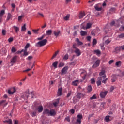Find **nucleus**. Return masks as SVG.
Listing matches in <instances>:
<instances>
[{
    "label": "nucleus",
    "mask_w": 124,
    "mask_h": 124,
    "mask_svg": "<svg viewBox=\"0 0 124 124\" xmlns=\"http://www.w3.org/2000/svg\"><path fill=\"white\" fill-rule=\"evenodd\" d=\"M73 86H77L78 85H79V80H75L72 82Z\"/></svg>",
    "instance_id": "nucleus-20"
},
{
    "label": "nucleus",
    "mask_w": 124,
    "mask_h": 124,
    "mask_svg": "<svg viewBox=\"0 0 124 124\" xmlns=\"http://www.w3.org/2000/svg\"><path fill=\"white\" fill-rule=\"evenodd\" d=\"M67 70H68V66H65L61 70V74L62 75H64V74H66V72H67Z\"/></svg>",
    "instance_id": "nucleus-5"
},
{
    "label": "nucleus",
    "mask_w": 124,
    "mask_h": 124,
    "mask_svg": "<svg viewBox=\"0 0 124 124\" xmlns=\"http://www.w3.org/2000/svg\"><path fill=\"white\" fill-rule=\"evenodd\" d=\"M84 16H86V14L85 13V12H80L79 14V19H82V18H84Z\"/></svg>",
    "instance_id": "nucleus-10"
},
{
    "label": "nucleus",
    "mask_w": 124,
    "mask_h": 124,
    "mask_svg": "<svg viewBox=\"0 0 124 124\" xmlns=\"http://www.w3.org/2000/svg\"><path fill=\"white\" fill-rule=\"evenodd\" d=\"M98 80H100L102 83L105 84L107 80V78H106V76H103L102 77H99L98 78Z\"/></svg>",
    "instance_id": "nucleus-3"
},
{
    "label": "nucleus",
    "mask_w": 124,
    "mask_h": 124,
    "mask_svg": "<svg viewBox=\"0 0 124 124\" xmlns=\"http://www.w3.org/2000/svg\"><path fill=\"white\" fill-rule=\"evenodd\" d=\"M116 10H117V9H116L115 8L112 7L110 8L109 11L110 13H115L116 12Z\"/></svg>",
    "instance_id": "nucleus-23"
},
{
    "label": "nucleus",
    "mask_w": 124,
    "mask_h": 124,
    "mask_svg": "<svg viewBox=\"0 0 124 124\" xmlns=\"http://www.w3.org/2000/svg\"><path fill=\"white\" fill-rule=\"evenodd\" d=\"M26 30H27V28H26V24H24V25L21 27V31H25Z\"/></svg>",
    "instance_id": "nucleus-27"
},
{
    "label": "nucleus",
    "mask_w": 124,
    "mask_h": 124,
    "mask_svg": "<svg viewBox=\"0 0 124 124\" xmlns=\"http://www.w3.org/2000/svg\"><path fill=\"white\" fill-rule=\"evenodd\" d=\"M97 81L96 82L97 85L98 87H99L101 85V81L99 80V79H97Z\"/></svg>",
    "instance_id": "nucleus-40"
},
{
    "label": "nucleus",
    "mask_w": 124,
    "mask_h": 124,
    "mask_svg": "<svg viewBox=\"0 0 124 124\" xmlns=\"http://www.w3.org/2000/svg\"><path fill=\"white\" fill-rule=\"evenodd\" d=\"M13 28L14 29L16 33H18V31H20V28H19V27H18L15 25L13 26Z\"/></svg>",
    "instance_id": "nucleus-14"
},
{
    "label": "nucleus",
    "mask_w": 124,
    "mask_h": 124,
    "mask_svg": "<svg viewBox=\"0 0 124 124\" xmlns=\"http://www.w3.org/2000/svg\"><path fill=\"white\" fill-rule=\"evenodd\" d=\"M53 34L54 36L57 38V37H58L59 35L61 34V31H60V30L54 31H53Z\"/></svg>",
    "instance_id": "nucleus-9"
},
{
    "label": "nucleus",
    "mask_w": 124,
    "mask_h": 124,
    "mask_svg": "<svg viewBox=\"0 0 124 124\" xmlns=\"http://www.w3.org/2000/svg\"><path fill=\"white\" fill-rule=\"evenodd\" d=\"M69 112L71 113V114H74V113H75V110L74 109H71L70 110Z\"/></svg>",
    "instance_id": "nucleus-53"
},
{
    "label": "nucleus",
    "mask_w": 124,
    "mask_h": 124,
    "mask_svg": "<svg viewBox=\"0 0 124 124\" xmlns=\"http://www.w3.org/2000/svg\"><path fill=\"white\" fill-rule=\"evenodd\" d=\"M118 76H119V75H112V77L113 78V79H111L112 83H114V82L116 81V79H118Z\"/></svg>",
    "instance_id": "nucleus-15"
},
{
    "label": "nucleus",
    "mask_w": 124,
    "mask_h": 124,
    "mask_svg": "<svg viewBox=\"0 0 124 124\" xmlns=\"http://www.w3.org/2000/svg\"><path fill=\"white\" fill-rule=\"evenodd\" d=\"M91 84H95V80L94 79V78H92L91 79Z\"/></svg>",
    "instance_id": "nucleus-52"
},
{
    "label": "nucleus",
    "mask_w": 124,
    "mask_h": 124,
    "mask_svg": "<svg viewBox=\"0 0 124 124\" xmlns=\"http://www.w3.org/2000/svg\"><path fill=\"white\" fill-rule=\"evenodd\" d=\"M30 46H31V45L30 44V43H27L25 46V48L28 49V48H29V47H30Z\"/></svg>",
    "instance_id": "nucleus-56"
},
{
    "label": "nucleus",
    "mask_w": 124,
    "mask_h": 124,
    "mask_svg": "<svg viewBox=\"0 0 124 124\" xmlns=\"http://www.w3.org/2000/svg\"><path fill=\"white\" fill-rule=\"evenodd\" d=\"M59 62L58 61H55L52 64L53 66L54 67V68H57L58 67V63Z\"/></svg>",
    "instance_id": "nucleus-22"
},
{
    "label": "nucleus",
    "mask_w": 124,
    "mask_h": 124,
    "mask_svg": "<svg viewBox=\"0 0 124 124\" xmlns=\"http://www.w3.org/2000/svg\"><path fill=\"white\" fill-rule=\"evenodd\" d=\"M29 55V52L28 51L24 52L23 56H27Z\"/></svg>",
    "instance_id": "nucleus-62"
},
{
    "label": "nucleus",
    "mask_w": 124,
    "mask_h": 124,
    "mask_svg": "<svg viewBox=\"0 0 124 124\" xmlns=\"http://www.w3.org/2000/svg\"><path fill=\"white\" fill-rule=\"evenodd\" d=\"M82 95V94L81 93H78L77 94V95L76 96V97L77 98H78V99H80V98H81V95Z\"/></svg>",
    "instance_id": "nucleus-50"
},
{
    "label": "nucleus",
    "mask_w": 124,
    "mask_h": 124,
    "mask_svg": "<svg viewBox=\"0 0 124 124\" xmlns=\"http://www.w3.org/2000/svg\"><path fill=\"white\" fill-rule=\"evenodd\" d=\"M62 88H60L58 89L57 93H62Z\"/></svg>",
    "instance_id": "nucleus-44"
},
{
    "label": "nucleus",
    "mask_w": 124,
    "mask_h": 124,
    "mask_svg": "<svg viewBox=\"0 0 124 124\" xmlns=\"http://www.w3.org/2000/svg\"><path fill=\"white\" fill-rule=\"evenodd\" d=\"M90 99L93 100V99H96V95L95 94L93 95L92 97H90Z\"/></svg>",
    "instance_id": "nucleus-47"
},
{
    "label": "nucleus",
    "mask_w": 124,
    "mask_h": 124,
    "mask_svg": "<svg viewBox=\"0 0 124 124\" xmlns=\"http://www.w3.org/2000/svg\"><path fill=\"white\" fill-rule=\"evenodd\" d=\"M105 74V71L104 70H102L99 73V76L100 77L105 76L104 74Z\"/></svg>",
    "instance_id": "nucleus-31"
},
{
    "label": "nucleus",
    "mask_w": 124,
    "mask_h": 124,
    "mask_svg": "<svg viewBox=\"0 0 124 124\" xmlns=\"http://www.w3.org/2000/svg\"><path fill=\"white\" fill-rule=\"evenodd\" d=\"M100 96L101 97V98H104L105 96H106V93H100Z\"/></svg>",
    "instance_id": "nucleus-42"
},
{
    "label": "nucleus",
    "mask_w": 124,
    "mask_h": 124,
    "mask_svg": "<svg viewBox=\"0 0 124 124\" xmlns=\"http://www.w3.org/2000/svg\"><path fill=\"white\" fill-rule=\"evenodd\" d=\"M70 17V15L67 14L66 16L64 17L63 19L65 21H68L69 20V17Z\"/></svg>",
    "instance_id": "nucleus-25"
},
{
    "label": "nucleus",
    "mask_w": 124,
    "mask_h": 124,
    "mask_svg": "<svg viewBox=\"0 0 124 124\" xmlns=\"http://www.w3.org/2000/svg\"><path fill=\"white\" fill-rule=\"evenodd\" d=\"M39 31V29H37V30H33L32 31H33V32H34V33H38V31Z\"/></svg>",
    "instance_id": "nucleus-54"
},
{
    "label": "nucleus",
    "mask_w": 124,
    "mask_h": 124,
    "mask_svg": "<svg viewBox=\"0 0 124 124\" xmlns=\"http://www.w3.org/2000/svg\"><path fill=\"white\" fill-rule=\"evenodd\" d=\"M4 14H5V11H4V10H2L0 11V15H2V16H3Z\"/></svg>",
    "instance_id": "nucleus-45"
},
{
    "label": "nucleus",
    "mask_w": 124,
    "mask_h": 124,
    "mask_svg": "<svg viewBox=\"0 0 124 124\" xmlns=\"http://www.w3.org/2000/svg\"><path fill=\"white\" fill-rule=\"evenodd\" d=\"M23 17H24V15L19 16L18 17V21H21V20H22V18H23Z\"/></svg>",
    "instance_id": "nucleus-55"
},
{
    "label": "nucleus",
    "mask_w": 124,
    "mask_h": 124,
    "mask_svg": "<svg viewBox=\"0 0 124 124\" xmlns=\"http://www.w3.org/2000/svg\"><path fill=\"white\" fill-rule=\"evenodd\" d=\"M8 41H9V42H12V41H13V38H12V37H11V38H9V39H8Z\"/></svg>",
    "instance_id": "nucleus-61"
},
{
    "label": "nucleus",
    "mask_w": 124,
    "mask_h": 124,
    "mask_svg": "<svg viewBox=\"0 0 124 124\" xmlns=\"http://www.w3.org/2000/svg\"><path fill=\"white\" fill-rule=\"evenodd\" d=\"M12 18V15L10 13H8L7 21H9Z\"/></svg>",
    "instance_id": "nucleus-19"
},
{
    "label": "nucleus",
    "mask_w": 124,
    "mask_h": 124,
    "mask_svg": "<svg viewBox=\"0 0 124 124\" xmlns=\"http://www.w3.org/2000/svg\"><path fill=\"white\" fill-rule=\"evenodd\" d=\"M110 116H107L105 117L106 122H110Z\"/></svg>",
    "instance_id": "nucleus-34"
},
{
    "label": "nucleus",
    "mask_w": 124,
    "mask_h": 124,
    "mask_svg": "<svg viewBox=\"0 0 124 124\" xmlns=\"http://www.w3.org/2000/svg\"><path fill=\"white\" fill-rule=\"evenodd\" d=\"M76 41L78 45H79V46L83 45V42L80 41V40H79V38H76Z\"/></svg>",
    "instance_id": "nucleus-17"
},
{
    "label": "nucleus",
    "mask_w": 124,
    "mask_h": 124,
    "mask_svg": "<svg viewBox=\"0 0 124 124\" xmlns=\"http://www.w3.org/2000/svg\"><path fill=\"white\" fill-rule=\"evenodd\" d=\"M55 115H56V111H55V110L51 109L49 111V116H55Z\"/></svg>",
    "instance_id": "nucleus-11"
},
{
    "label": "nucleus",
    "mask_w": 124,
    "mask_h": 124,
    "mask_svg": "<svg viewBox=\"0 0 124 124\" xmlns=\"http://www.w3.org/2000/svg\"><path fill=\"white\" fill-rule=\"evenodd\" d=\"M121 50H122V47H121V46L116 47L115 48V51L116 53H119V52H120V51H121Z\"/></svg>",
    "instance_id": "nucleus-21"
},
{
    "label": "nucleus",
    "mask_w": 124,
    "mask_h": 124,
    "mask_svg": "<svg viewBox=\"0 0 124 124\" xmlns=\"http://www.w3.org/2000/svg\"><path fill=\"white\" fill-rule=\"evenodd\" d=\"M12 53H15V52H16L17 51V50L16 49V48H15V47H12Z\"/></svg>",
    "instance_id": "nucleus-48"
},
{
    "label": "nucleus",
    "mask_w": 124,
    "mask_h": 124,
    "mask_svg": "<svg viewBox=\"0 0 124 124\" xmlns=\"http://www.w3.org/2000/svg\"><path fill=\"white\" fill-rule=\"evenodd\" d=\"M118 37H119V38H124V33H121L119 35H118Z\"/></svg>",
    "instance_id": "nucleus-38"
},
{
    "label": "nucleus",
    "mask_w": 124,
    "mask_h": 124,
    "mask_svg": "<svg viewBox=\"0 0 124 124\" xmlns=\"http://www.w3.org/2000/svg\"><path fill=\"white\" fill-rule=\"evenodd\" d=\"M122 64V62L121 61H117L116 62L115 65L116 66L120 67L121 66V65Z\"/></svg>",
    "instance_id": "nucleus-30"
},
{
    "label": "nucleus",
    "mask_w": 124,
    "mask_h": 124,
    "mask_svg": "<svg viewBox=\"0 0 124 124\" xmlns=\"http://www.w3.org/2000/svg\"><path fill=\"white\" fill-rule=\"evenodd\" d=\"M60 99H58L57 101L53 103V105L56 107L58 106V105L59 104Z\"/></svg>",
    "instance_id": "nucleus-36"
},
{
    "label": "nucleus",
    "mask_w": 124,
    "mask_h": 124,
    "mask_svg": "<svg viewBox=\"0 0 124 124\" xmlns=\"http://www.w3.org/2000/svg\"><path fill=\"white\" fill-rule=\"evenodd\" d=\"M48 40H47V39H45L43 40H41L38 42H37L35 46L36 47H42V46H45L46 44H47Z\"/></svg>",
    "instance_id": "nucleus-1"
},
{
    "label": "nucleus",
    "mask_w": 124,
    "mask_h": 124,
    "mask_svg": "<svg viewBox=\"0 0 124 124\" xmlns=\"http://www.w3.org/2000/svg\"><path fill=\"white\" fill-rule=\"evenodd\" d=\"M62 66H64V63L61 62L59 64V67H62Z\"/></svg>",
    "instance_id": "nucleus-43"
},
{
    "label": "nucleus",
    "mask_w": 124,
    "mask_h": 124,
    "mask_svg": "<svg viewBox=\"0 0 124 124\" xmlns=\"http://www.w3.org/2000/svg\"><path fill=\"white\" fill-rule=\"evenodd\" d=\"M14 124H19V121L18 120H14Z\"/></svg>",
    "instance_id": "nucleus-60"
},
{
    "label": "nucleus",
    "mask_w": 124,
    "mask_h": 124,
    "mask_svg": "<svg viewBox=\"0 0 124 124\" xmlns=\"http://www.w3.org/2000/svg\"><path fill=\"white\" fill-rule=\"evenodd\" d=\"M94 8L97 11H101L102 10V8L98 7L97 5L94 6Z\"/></svg>",
    "instance_id": "nucleus-18"
},
{
    "label": "nucleus",
    "mask_w": 124,
    "mask_h": 124,
    "mask_svg": "<svg viewBox=\"0 0 124 124\" xmlns=\"http://www.w3.org/2000/svg\"><path fill=\"white\" fill-rule=\"evenodd\" d=\"M37 109L39 113H41L43 111V107L42 106H39L38 107Z\"/></svg>",
    "instance_id": "nucleus-16"
},
{
    "label": "nucleus",
    "mask_w": 124,
    "mask_h": 124,
    "mask_svg": "<svg viewBox=\"0 0 124 124\" xmlns=\"http://www.w3.org/2000/svg\"><path fill=\"white\" fill-rule=\"evenodd\" d=\"M17 89L15 87H12L9 88L8 90V93H16Z\"/></svg>",
    "instance_id": "nucleus-4"
},
{
    "label": "nucleus",
    "mask_w": 124,
    "mask_h": 124,
    "mask_svg": "<svg viewBox=\"0 0 124 124\" xmlns=\"http://www.w3.org/2000/svg\"><path fill=\"white\" fill-rule=\"evenodd\" d=\"M59 50L55 52V54H53L52 57L51 58V60H53V59H55V58L57 57V55H58V54H59Z\"/></svg>",
    "instance_id": "nucleus-28"
},
{
    "label": "nucleus",
    "mask_w": 124,
    "mask_h": 124,
    "mask_svg": "<svg viewBox=\"0 0 124 124\" xmlns=\"http://www.w3.org/2000/svg\"><path fill=\"white\" fill-rule=\"evenodd\" d=\"M91 38H92V37H91V36H88L87 37V40H88V41H91Z\"/></svg>",
    "instance_id": "nucleus-59"
},
{
    "label": "nucleus",
    "mask_w": 124,
    "mask_h": 124,
    "mask_svg": "<svg viewBox=\"0 0 124 124\" xmlns=\"http://www.w3.org/2000/svg\"><path fill=\"white\" fill-rule=\"evenodd\" d=\"M92 86L91 85H89L87 88L88 93H91L92 92Z\"/></svg>",
    "instance_id": "nucleus-35"
},
{
    "label": "nucleus",
    "mask_w": 124,
    "mask_h": 124,
    "mask_svg": "<svg viewBox=\"0 0 124 124\" xmlns=\"http://www.w3.org/2000/svg\"><path fill=\"white\" fill-rule=\"evenodd\" d=\"M93 45H96V43H97V41L95 39H94L93 41Z\"/></svg>",
    "instance_id": "nucleus-41"
},
{
    "label": "nucleus",
    "mask_w": 124,
    "mask_h": 124,
    "mask_svg": "<svg viewBox=\"0 0 124 124\" xmlns=\"http://www.w3.org/2000/svg\"><path fill=\"white\" fill-rule=\"evenodd\" d=\"M80 34L81 36H85V35L87 34V32L83 31H80Z\"/></svg>",
    "instance_id": "nucleus-32"
},
{
    "label": "nucleus",
    "mask_w": 124,
    "mask_h": 124,
    "mask_svg": "<svg viewBox=\"0 0 124 124\" xmlns=\"http://www.w3.org/2000/svg\"><path fill=\"white\" fill-rule=\"evenodd\" d=\"M43 114H46L47 115L49 116V114H50V110L46 108L44 109Z\"/></svg>",
    "instance_id": "nucleus-13"
},
{
    "label": "nucleus",
    "mask_w": 124,
    "mask_h": 124,
    "mask_svg": "<svg viewBox=\"0 0 124 124\" xmlns=\"http://www.w3.org/2000/svg\"><path fill=\"white\" fill-rule=\"evenodd\" d=\"M94 52L95 53H96V55H97V56H98L99 55H100V54H101V53L100 52V51L98 49L94 50Z\"/></svg>",
    "instance_id": "nucleus-37"
},
{
    "label": "nucleus",
    "mask_w": 124,
    "mask_h": 124,
    "mask_svg": "<svg viewBox=\"0 0 124 124\" xmlns=\"http://www.w3.org/2000/svg\"><path fill=\"white\" fill-rule=\"evenodd\" d=\"M31 115L32 117H35V116H36V112L33 111L31 113Z\"/></svg>",
    "instance_id": "nucleus-39"
},
{
    "label": "nucleus",
    "mask_w": 124,
    "mask_h": 124,
    "mask_svg": "<svg viewBox=\"0 0 124 124\" xmlns=\"http://www.w3.org/2000/svg\"><path fill=\"white\" fill-rule=\"evenodd\" d=\"M77 118L76 124H81V123H82L81 120L83 119V115L81 114H79L77 115Z\"/></svg>",
    "instance_id": "nucleus-2"
},
{
    "label": "nucleus",
    "mask_w": 124,
    "mask_h": 124,
    "mask_svg": "<svg viewBox=\"0 0 124 124\" xmlns=\"http://www.w3.org/2000/svg\"><path fill=\"white\" fill-rule=\"evenodd\" d=\"M93 25V23H87L86 25V29H90L92 28V25Z\"/></svg>",
    "instance_id": "nucleus-24"
},
{
    "label": "nucleus",
    "mask_w": 124,
    "mask_h": 124,
    "mask_svg": "<svg viewBox=\"0 0 124 124\" xmlns=\"http://www.w3.org/2000/svg\"><path fill=\"white\" fill-rule=\"evenodd\" d=\"M31 59H32V56H28L27 58V60H31Z\"/></svg>",
    "instance_id": "nucleus-64"
},
{
    "label": "nucleus",
    "mask_w": 124,
    "mask_h": 124,
    "mask_svg": "<svg viewBox=\"0 0 124 124\" xmlns=\"http://www.w3.org/2000/svg\"><path fill=\"white\" fill-rule=\"evenodd\" d=\"M120 76H124V71L120 72Z\"/></svg>",
    "instance_id": "nucleus-63"
},
{
    "label": "nucleus",
    "mask_w": 124,
    "mask_h": 124,
    "mask_svg": "<svg viewBox=\"0 0 124 124\" xmlns=\"http://www.w3.org/2000/svg\"><path fill=\"white\" fill-rule=\"evenodd\" d=\"M73 49H75V50H76V49H78L77 47L76 46V44H74L73 45Z\"/></svg>",
    "instance_id": "nucleus-57"
},
{
    "label": "nucleus",
    "mask_w": 124,
    "mask_h": 124,
    "mask_svg": "<svg viewBox=\"0 0 124 124\" xmlns=\"http://www.w3.org/2000/svg\"><path fill=\"white\" fill-rule=\"evenodd\" d=\"M46 35H51L52 34V30H48L46 31Z\"/></svg>",
    "instance_id": "nucleus-26"
},
{
    "label": "nucleus",
    "mask_w": 124,
    "mask_h": 124,
    "mask_svg": "<svg viewBox=\"0 0 124 124\" xmlns=\"http://www.w3.org/2000/svg\"><path fill=\"white\" fill-rule=\"evenodd\" d=\"M4 123H7L8 124H12V120L11 119H9L8 120L4 121Z\"/></svg>",
    "instance_id": "nucleus-29"
},
{
    "label": "nucleus",
    "mask_w": 124,
    "mask_h": 124,
    "mask_svg": "<svg viewBox=\"0 0 124 124\" xmlns=\"http://www.w3.org/2000/svg\"><path fill=\"white\" fill-rule=\"evenodd\" d=\"M74 52L75 53L77 57H79V56H81V51H80L79 48H76V49H75Z\"/></svg>",
    "instance_id": "nucleus-8"
},
{
    "label": "nucleus",
    "mask_w": 124,
    "mask_h": 124,
    "mask_svg": "<svg viewBox=\"0 0 124 124\" xmlns=\"http://www.w3.org/2000/svg\"><path fill=\"white\" fill-rule=\"evenodd\" d=\"M2 35H5L6 34V31L3 29L2 30Z\"/></svg>",
    "instance_id": "nucleus-49"
},
{
    "label": "nucleus",
    "mask_w": 124,
    "mask_h": 124,
    "mask_svg": "<svg viewBox=\"0 0 124 124\" xmlns=\"http://www.w3.org/2000/svg\"><path fill=\"white\" fill-rule=\"evenodd\" d=\"M18 58L17 56H14L12 59L11 60L10 63H12V64H13L14 63H15L17 62V59Z\"/></svg>",
    "instance_id": "nucleus-6"
},
{
    "label": "nucleus",
    "mask_w": 124,
    "mask_h": 124,
    "mask_svg": "<svg viewBox=\"0 0 124 124\" xmlns=\"http://www.w3.org/2000/svg\"><path fill=\"white\" fill-rule=\"evenodd\" d=\"M1 105L4 106L7 105V103H6V100H4L0 101V106H1Z\"/></svg>",
    "instance_id": "nucleus-12"
},
{
    "label": "nucleus",
    "mask_w": 124,
    "mask_h": 124,
    "mask_svg": "<svg viewBox=\"0 0 124 124\" xmlns=\"http://www.w3.org/2000/svg\"><path fill=\"white\" fill-rule=\"evenodd\" d=\"M100 64V60H97L94 64L92 66L93 68H95V67H97L99 66V64Z\"/></svg>",
    "instance_id": "nucleus-7"
},
{
    "label": "nucleus",
    "mask_w": 124,
    "mask_h": 124,
    "mask_svg": "<svg viewBox=\"0 0 124 124\" xmlns=\"http://www.w3.org/2000/svg\"><path fill=\"white\" fill-rule=\"evenodd\" d=\"M110 42H111V40H110L109 39H107V40L105 41V44L108 45Z\"/></svg>",
    "instance_id": "nucleus-46"
},
{
    "label": "nucleus",
    "mask_w": 124,
    "mask_h": 124,
    "mask_svg": "<svg viewBox=\"0 0 124 124\" xmlns=\"http://www.w3.org/2000/svg\"><path fill=\"white\" fill-rule=\"evenodd\" d=\"M120 31H124V24L120 28Z\"/></svg>",
    "instance_id": "nucleus-58"
},
{
    "label": "nucleus",
    "mask_w": 124,
    "mask_h": 124,
    "mask_svg": "<svg viewBox=\"0 0 124 124\" xmlns=\"http://www.w3.org/2000/svg\"><path fill=\"white\" fill-rule=\"evenodd\" d=\"M45 35H42L41 37L37 38V40H42L45 37Z\"/></svg>",
    "instance_id": "nucleus-51"
},
{
    "label": "nucleus",
    "mask_w": 124,
    "mask_h": 124,
    "mask_svg": "<svg viewBox=\"0 0 124 124\" xmlns=\"http://www.w3.org/2000/svg\"><path fill=\"white\" fill-rule=\"evenodd\" d=\"M69 57V56L68 55V54H66L63 57V60H68V58Z\"/></svg>",
    "instance_id": "nucleus-33"
}]
</instances>
